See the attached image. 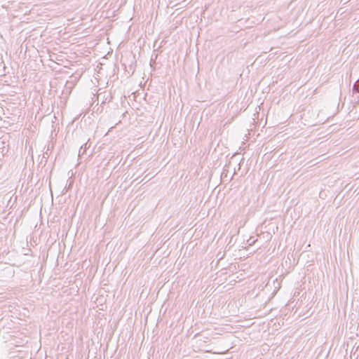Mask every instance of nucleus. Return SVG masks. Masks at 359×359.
I'll use <instances>...</instances> for the list:
<instances>
[{
    "label": "nucleus",
    "instance_id": "nucleus-1",
    "mask_svg": "<svg viewBox=\"0 0 359 359\" xmlns=\"http://www.w3.org/2000/svg\"><path fill=\"white\" fill-rule=\"evenodd\" d=\"M86 148H87V143L84 144L83 145H82L79 151V156L83 155L85 153Z\"/></svg>",
    "mask_w": 359,
    "mask_h": 359
},
{
    "label": "nucleus",
    "instance_id": "nucleus-2",
    "mask_svg": "<svg viewBox=\"0 0 359 359\" xmlns=\"http://www.w3.org/2000/svg\"><path fill=\"white\" fill-rule=\"evenodd\" d=\"M359 92V84L358 81L353 86V93H358Z\"/></svg>",
    "mask_w": 359,
    "mask_h": 359
}]
</instances>
